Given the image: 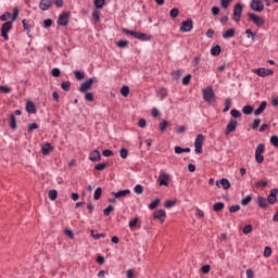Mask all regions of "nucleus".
I'll return each instance as SVG.
<instances>
[{
  "mask_svg": "<svg viewBox=\"0 0 278 278\" xmlns=\"http://www.w3.org/2000/svg\"><path fill=\"white\" fill-rule=\"evenodd\" d=\"M122 31H123V34H126L127 36H132V38H136L137 40H142V41L151 40V35H147L144 33L129 30L127 28H123Z\"/></svg>",
  "mask_w": 278,
  "mask_h": 278,
  "instance_id": "1",
  "label": "nucleus"
},
{
  "mask_svg": "<svg viewBox=\"0 0 278 278\" xmlns=\"http://www.w3.org/2000/svg\"><path fill=\"white\" fill-rule=\"evenodd\" d=\"M203 99L206 103H214V98L216 94L214 93V89L212 87H206L202 90Z\"/></svg>",
  "mask_w": 278,
  "mask_h": 278,
  "instance_id": "2",
  "label": "nucleus"
},
{
  "mask_svg": "<svg viewBox=\"0 0 278 278\" xmlns=\"http://www.w3.org/2000/svg\"><path fill=\"white\" fill-rule=\"evenodd\" d=\"M14 24H12V22L8 21L4 22L0 28L1 31V36L3 38V40H10V36L8 34H10V31L12 30V26Z\"/></svg>",
  "mask_w": 278,
  "mask_h": 278,
  "instance_id": "3",
  "label": "nucleus"
},
{
  "mask_svg": "<svg viewBox=\"0 0 278 278\" xmlns=\"http://www.w3.org/2000/svg\"><path fill=\"white\" fill-rule=\"evenodd\" d=\"M70 18H71V12L64 11L59 15L56 23L60 27H66V25H68Z\"/></svg>",
  "mask_w": 278,
  "mask_h": 278,
  "instance_id": "4",
  "label": "nucleus"
},
{
  "mask_svg": "<svg viewBox=\"0 0 278 278\" xmlns=\"http://www.w3.org/2000/svg\"><path fill=\"white\" fill-rule=\"evenodd\" d=\"M203 142H205V136L199 134L194 141L195 153H203Z\"/></svg>",
  "mask_w": 278,
  "mask_h": 278,
  "instance_id": "5",
  "label": "nucleus"
},
{
  "mask_svg": "<svg viewBox=\"0 0 278 278\" xmlns=\"http://www.w3.org/2000/svg\"><path fill=\"white\" fill-rule=\"evenodd\" d=\"M93 84H97V78L87 79L79 86L78 88L79 92H88V90L92 89Z\"/></svg>",
  "mask_w": 278,
  "mask_h": 278,
  "instance_id": "6",
  "label": "nucleus"
},
{
  "mask_svg": "<svg viewBox=\"0 0 278 278\" xmlns=\"http://www.w3.org/2000/svg\"><path fill=\"white\" fill-rule=\"evenodd\" d=\"M249 21L254 23L256 27H264V24L266 23L264 18H262L260 15L255 13H248Z\"/></svg>",
  "mask_w": 278,
  "mask_h": 278,
  "instance_id": "7",
  "label": "nucleus"
},
{
  "mask_svg": "<svg viewBox=\"0 0 278 278\" xmlns=\"http://www.w3.org/2000/svg\"><path fill=\"white\" fill-rule=\"evenodd\" d=\"M242 10H244L242 4L240 3L235 4L233 13H232V18L235 23H240V18H242Z\"/></svg>",
  "mask_w": 278,
  "mask_h": 278,
  "instance_id": "8",
  "label": "nucleus"
},
{
  "mask_svg": "<svg viewBox=\"0 0 278 278\" xmlns=\"http://www.w3.org/2000/svg\"><path fill=\"white\" fill-rule=\"evenodd\" d=\"M250 8L253 12H264V2L262 0H252Z\"/></svg>",
  "mask_w": 278,
  "mask_h": 278,
  "instance_id": "9",
  "label": "nucleus"
},
{
  "mask_svg": "<svg viewBox=\"0 0 278 278\" xmlns=\"http://www.w3.org/2000/svg\"><path fill=\"white\" fill-rule=\"evenodd\" d=\"M253 73H255V75H258V77H269L270 75H274L275 72L273 70H266L264 67H261L253 70Z\"/></svg>",
  "mask_w": 278,
  "mask_h": 278,
  "instance_id": "10",
  "label": "nucleus"
},
{
  "mask_svg": "<svg viewBox=\"0 0 278 278\" xmlns=\"http://www.w3.org/2000/svg\"><path fill=\"white\" fill-rule=\"evenodd\" d=\"M193 27H194V22H192V20H187L180 24V31H185V33L192 31Z\"/></svg>",
  "mask_w": 278,
  "mask_h": 278,
  "instance_id": "11",
  "label": "nucleus"
},
{
  "mask_svg": "<svg viewBox=\"0 0 278 278\" xmlns=\"http://www.w3.org/2000/svg\"><path fill=\"white\" fill-rule=\"evenodd\" d=\"M237 127H238V121L230 119L227 124L225 136H229V134H232V131H235Z\"/></svg>",
  "mask_w": 278,
  "mask_h": 278,
  "instance_id": "12",
  "label": "nucleus"
},
{
  "mask_svg": "<svg viewBox=\"0 0 278 278\" xmlns=\"http://www.w3.org/2000/svg\"><path fill=\"white\" fill-rule=\"evenodd\" d=\"M215 186H217V188H220L222 186L224 190H229V188H231V182H229V179L227 178H222L215 182Z\"/></svg>",
  "mask_w": 278,
  "mask_h": 278,
  "instance_id": "13",
  "label": "nucleus"
},
{
  "mask_svg": "<svg viewBox=\"0 0 278 278\" xmlns=\"http://www.w3.org/2000/svg\"><path fill=\"white\" fill-rule=\"evenodd\" d=\"M153 218H155L156 220H160V223L163 224L164 220H166V211L164 210L155 211L153 213Z\"/></svg>",
  "mask_w": 278,
  "mask_h": 278,
  "instance_id": "14",
  "label": "nucleus"
},
{
  "mask_svg": "<svg viewBox=\"0 0 278 278\" xmlns=\"http://www.w3.org/2000/svg\"><path fill=\"white\" fill-rule=\"evenodd\" d=\"M277 192L278 189H271L269 195L267 197V202L269 203V205H275V203H277Z\"/></svg>",
  "mask_w": 278,
  "mask_h": 278,
  "instance_id": "15",
  "label": "nucleus"
},
{
  "mask_svg": "<svg viewBox=\"0 0 278 278\" xmlns=\"http://www.w3.org/2000/svg\"><path fill=\"white\" fill-rule=\"evenodd\" d=\"M114 199H123L125 197H128V194H131V190L125 189L117 192H112Z\"/></svg>",
  "mask_w": 278,
  "mask_h": 278,
  "instance_id": "16",
  "label": "nucleus"
},
{
  "mask_svg": "<svg viewBox=\"0 0 278 278\" xmlns=\"http://www.w3.org/2000/svg\"><path fill=\"white\" fill-rule=\"evenodd\" d=\"M90 162H101V152L99 150H93L89 154Z\"/></svg>",
  "mask_w": 278,
  "mask_h": 278,
  "instance_id": "17",
  "label": "nucleus"
},
{
  "mask_svg": "<svg viewBox=\"0 0 278 278\" xmlns=\"http://www.w3.org/2000/svg\"><path fill=\"white\" fill-rule=\"evenodd\" d=\"M168 174L161 173L159 176V186H168Z\"/></svg>",
  "mask_w": 278,
  "mask_h": 278,
  "instance_id": "18",
  "label": "nucleus"
},
{
  "mask_svg": "<svg viewBox=\"0 0 278 278\" xmlns=\"http://www.w3.org/2000/svg\"><path fill=\"white\" fill-rule=\"evenodd\" d=\"M51 3H53V0H41L39 2V8L45 12L51 8Z\"/></svg>",
  "mask_w": 278,
  "mask_h": 278,
  "instance_id": "19",
  "label": "nucleus"
},
{
  "mask_svg": "<svg viewBox=\"0 0 278 278\" xmlns=\"http://www.w3.org/2000/svg\"><path fill=\"white\" fill-rule=\"evenodd\" d=\"M53 146L51 143L47 142L41 147V153L42 155H49L53 151Z\"/></svg>",
  "mask_w": 278,
  "mask_h": 278,
  "instance_id": "20",
  "label": "nucleus"
},
{
  "mask_svg": "<svg viewBox=\"0 0 278 278\" xmlns=\"http://www.w3.org/2000/svg\"><path fill=\"white\" fill-rule=\"evenodd\" d=\"M236 36V28H229L223 33V38L227 40L228 38H233Z\"/></svg>",
  "mask_w": 278,
  "mask_h": 278,
  "instance_id": "21",
  "label": "nucleus"
},
{
  "mask_svg": "<svg viewBox=\"0 0 278 278\" xmlns=\"http://www.w3.org/2000/svg\"><path fill=\"white\" fill-rule=\"evenodd\" d=\"M26 112L28 114H36V104L31 101L26 102Z\"/></svg>",
  "mask_w": 278,
  "mask_h": 278,
  "instance_id": "22",
  "label": "nucleus"
},
{
  "mask_svg": "<svg viewBox=\"0 0 278 278\" xmlns=\"http://www.w3.org/2000/svg\"><path fill=\"white\" fill-rule=\"evenodd\" d=\"M266 105H268L266 101L261 102L260 106L254 111L255 116L263 114L264 110H266Z\"/></svg>",
  "mask_w": 278,
  "mask_h": 278,
  "instance_id": "23",
  "label": "nucleus"
},
{
  "mask_svg": "<svg viewBox=\"0 0 278 278\" xmlns=\"http://www.w3.org/2000/svg\"><path fill=\"white\" fill-rule=\"evenodd\" d=\"M257 205L264 210V208L268 207V200H266V198H264V197H258Z\"/></svg>",
  "mask_w": 278,
  "mask_h": 278,
  "instance_id": "24",
  "label": "nucleus"
},
{
  "mask_svg": "<svg viewBox=\"0 0 278 278\" xmlns=\"http://www.w3.org/2000/svg\"><path fill=\"white\" fill-rule=\"evenodd\" d=\"M170 124L168 123V121L163 119L161 121V123L159 124V129L162 134H164V131H166V128L169 126Z\"/></svg>",
  "mask_w": 278,
  "mask_h": 278,
  "instance_id": "25",
  "label": "nucleus"
},
{
  "mask_svg": "<svg viewBox=\"0 0 278 278\" xmlns=\"http://www.w3.org/2000/svg\"><path fill=\"white\" fill-rule=\"evenodd\" d=\"M18 8L17 7H15L14 9H13V13L11 14V21H9V23H12V24H14V22L16 21V18H18Z\"/></svg>",
  "mask_w": 278,
  "mask_h": 278,
  "instance_id": "26",
  "label": "nucleus"
},
{
  "mask_svg": "<svg viewBox=\"0 0 278 278\" xmlns=\"http://www.w3.org/2000/svg\"><path fill=\"white\" fill-rule=\"evenodd\" d=\"M9 118H10V128L11 129H16V116H14V114H10V116H9Z\"/></svg>",
  "mask_w": 278,
  "mask_h": 278,
  "instance_id": "27",
  "label": "nucleus"
},
{
  "mask_svg": "<svg viewBox=\"0 0 278 278\" xmlns=\"http://www.w3.org/2000/svg\"><path fill=\"white\" fill-rule=\"evenodd\" d=\"M220 51H223V49L219 45H216L211 49V55H220Z\"/></svg>",
  "mask_w": 278,
  "mask_h": 278,
  "instance_id": "28",
  "label": "nucleus"
},
{
  "mask_svg": "<svg viewBox=\"0 0 278 278\" xmlns=\"http://www.w3.org/2000/svg\"><path fill=\"white\" fill-rule=\"evenodd\" d=\"M101 194H103V189H101V187H98L93 193L94 201H99V199H101Z\"/></svg>",
  "mask_w": 278,
  "mask_h": 278,
  "instance_id": "29",
  "label": "nucleus"
},
{
  "mask_svg": "<svg viewBox=\"0 0 278 278\" xmlns=\"http://www.w3.org/2000/svg\"><path fill=\"white\" fill-rule=\"evenodd\" d=\"M213 210L215 212H222V210H225V203L223 202H217L213 205Z\"/></svg>",
  "mask_w": 278,
  "mask_h": 278,
  "instance_id": "30",
  "label": "nucleus"
},
{
  "mask_svg": "<svg viewBox=\"0 0 278 278\" xmlns=\"http://www.w3.org/2000/svg\"><path fill=\"white\" fill-rule=\"evenodd\" d=\"M48 197L50 199V201H55V199H58V190L52 189L48 192Z\"/></svg>",
  "mask_w": 278,
  "mask_h": 278,
  "instance_id": "31",
  "label": "nucleus"
},
{
  "mask_svg": "<svg viewBox=\"0 0 278 278\" xmlns=\"http://www.w3.org/2000/svg\"><path fill=\"white\" fill-rule=\"evenodd\" d=\"M93 5L97 10H101L105 5V0H94Z\"/></svg>",
  "mask_w": 278,
  "mask_h": 278,
  "instance_id": "32",
  "label": "nucleus"
},
{
  "mask_svg": "<svg viewBox=\"0 0 278 278\" xmlns=\"http://www.w3.org/2000/svg\"><path fill=\"white\" fill-rule=\"evenodd\" d=\"M242 112L243 114H245L247 116H249L250 114H253V106L251 105H245L242 108Z\"/></svg>",
  "mask_w": 278,
  "mask_h": 278,
  "instance_id": "33",
  "label": "nucleus"
},
{
  "mask_svg": "<svg viewBox=\"0 0 278 278\" xmlns=\"http://www.w3.org/2000/svg\"><path fill=\"white\" fill-rule=\"evenodd\" d=\"M180 77H181V71L177 70L172 73V79H174V81H179Z\"/></svg>",
  "mask_w": 278,
  "mask_h": 278,
  "instance_id": "34",
  "label": "nucleus"
},
{
  "mask_svg": "<svg viewBox=\"0 0 278 278\" xmlns=\"http://www.w3.org/2000/svg\"><path fill=\"white\" fill-rule=\"evenodd\" d=\"M264 151H266V147L261 143L256 147L255 154L263 155Z\"/></svg>",
  "mask_w": 278,
  "mask_h": 278,
  "instance_id": "35",
  "label": "nucleus"
},
{
  "mask_svg": "<svg viewBox=\"0 0 278 278\" xmlns=\"http://www.w3.org/2000/svg\"><path fill=\"white\" fill-rule=\"evenodd\" d=\"M242 231L245 236H249V233H251L253 231V225H251V224L245 225L243 227Z\"/></svg>",
  "mask_w": 278,
  "mask_h": 278,
  "instance_id": "36",
  "label": "nucleus"
},
{
  "mask_svg": "<svg viewBox=\"0 0 278 278\" xmlns=\"http://www.w3.org/2000/svg\"><path fill=\"white\" fill-rule=\"evenodd\" d=\"M128 155H129V151L127 149L122 148L119 150V156L122 157V160H127Z\"/></svg>",
  "mask_w": 278,
  "mask_h": 278,
  "instance_id": "37",
  "label": "nucleus"
},
{
  "mask_svg": "<svg viewBox=\"0 0 278 278\" xmlns=\"http://www.w3.org/2000/svg\"><path fill=\"white\" fill-rule=\"evenodd\" d=\"M177 204V202L175 200H167L164 203V207H166L167 210H169V207H175V205Z\"/></svg>",
  "mask_w": 278,
  "mask_h": 278,
  "instance_id": "38",
  "label": "nucleus"
},
{
  "mask_svg": "<svg viewBox=\"0 0 278 278\" xmlns=\"http://www.w3.org/2000/svg\"><path fill=\"white\" fill-rule=\"evenodd\" d=\"M61 88H62V90H64L65 92H68V90H71V81H63L62 84H61Z\"/></svg>",
  "mask_w": 278,
  "mask_h": 278,
  "instance_id": "39",
  "label": "nucleus"
},
{
  "mask_svg": "<svg viewBox=\"0 0 278 278\" xmlns=\"http://www.w3.org/2000/svg\"><path fill=\"white\" fill-rule=\"evenodd\" d=\"M160 202H161L160 198H156L153 202L149 204V210H155V207L160 205Z\"/></svg>",
  "mask_w": 278,
  "mask_h": 278,
  "instance_id": "40",
  "label": "nucleus"
},
{
  "mask_svg": "<svg viewBox=\"0 0 278 278\" xmlns=\"http://www.w3.org/2000/svg\"><path fill=\"white\" fill-rule=\"evenodd\" d=\"M230 109H231V98H227L225 101V108L223 112H229Z\"/></svg>",
  "mask_w": 278,
  "mask_h": 278,
  "instance_id": "41",
  "label": "nucleus"
},
{
  "mask_svg": "<svg viewBox=\"0 0 278 278\" xmlns=\"http://www.w3.org/2000/svg\"><path fill=\"white\" fill-rule=\"evenodd\" d=\"M92 18H93L94 23H99V21H101V13H99V11L94 10L92 13Z\"/></svg>",
  "mask_w": 278,
  "mask_h": 278,
  "instance_id": "42",
  "label": "nucleus"
},
{
  "mask_svg": "<svg viewBox=\"0 0 278 278\" xmlns=\"http://www.w3.org/2000/svg\"><path fill=\"white\" fill-rule=\"evenodd\" d=\"M230 115L232 116V118H240L242 116V113H240V111L232 109L230 111Z\"/></svg>",
  "mask_w": 278,
  "mask_h": 278,
  "instance_id": "43",
  "label": "nucleus"
},
{
  "mask_svg": "<svg viewBox=\"0 0 278 278\" xmlns=\"http://www.w3.org/2000/svg\"><path fill=\"white\" fill-rule=\"evenodd\" d=\"M169 16H170L172 18H177V16H179V9H177V8L172 9V10L169 11Z\"/></svg>",
  "mask_w": 278,
  "mask_h": 278,
  "instance_id": "44",
  "label": "nucleus"
},
{
  "mask_svg": "<svg viewBox=\"0 0 278 278\" xmlns=\"http://www.w3.org/2000/svg\"><path fill=\"white\" fill-rule=\"evenodd\" d=\"M262 123V119L255 118L253 123L250 125L251 129H257L260 127V124Z\"/></svg>",
  "mask_w": 278,
  "mask_h": 278,
  "instance_id": "45",
  "label": "nucleus"
},
{
  "mask_svg": "<svg viewBox=\"0 0 278 278\" xmlns=\"http://www.w3.org/2000/svg\"><path fill=\"white\" fill-rule=\"evenodd\" d=\"M74 75H75V78L78 80V81H81V79H84V77H86V75L84 73H81L80 71H75L74 72Z\"/></svg>",
  "mask_w": 278,
  "mask_h": 278,
  "instance_id": "46",
  "label": "nucleus"
},
{
  "mask_svg": "<svg viewBox=\"0 0 278 278\" xmlns=\"http://www.w3.org/2000/svg\"><path fill=\"white\" fill-rule=\"evenodd\" d=\"M12 13L10 12H4L1 16H0V21H2L3 23H5V21H8L9 18H11Z\"/></svg>",
  "mask_w": 278,
  "mask_h": 278,
  "instance_id": "47",
  "label": "nucleus"
},
{
  "mask_svg": "<svg viewBox=\"0 0 278 278\" xmlns=\"http://www.w3.org/2000/svg\"><path fill=\"white\" fill-rule=\"evenodd\" d=\"M117 47H119V49H125V47L129 46V41L127 40H119L116 42Z\"/></svg>",
  "mask_w": 278,
  "mask_h": 278,
  "instance_id": "48",
  "label": "nucleus"
},
{
  "mask_svg": "<svg viewBox=\"0 0 278 278\" xmlns=\"http://www.w3.org/2000/svg\"><path fill=\"white\" fill-rule=\"evenodd\" d=\"M263 255L264 257H270V255H273V249H270V247H265Z\"/></svg>",
  "mask_w": 278,
  "mask_h": 278,
  "instance_id": "49",
  "label": "nucleus"
},
{
  "mask_svg": "<svg viewBox=\"0 0 278 278\" xmlns=\"http://www.w3.org/2000/svg\"><path fill=\"white\" fill-rule=\"evenodd\" d=\"M121 94L122 97H129V88L127 86H123L121 88Z\"/></svg>",
  "mask_w": 278,
  "mask_h": 278,
  "instance_id": "50",
  "label": "nucleus"
},
{
  "mask_svg": "<svg viewBox=\"0 0 278 278\" xmlns=\"http://www.w3.org/2000/svg\"><path fill=\"white\" fill-rule=\"evenodd\" d=\"M134 191H135L136 194H142V192H144V188L142 187V185H137L134 188Z\"/></svg>",
  "mask_w": 278,
  "mask_h": 278,
  "instance_id": "51",
  "label": "nucleus"
},
{
  "mask_svg": "<svg viewBox=\"0 0 278 278\" xmlns=\"http://www.w3.org/2000/svg\"><path fill=\"white\" fill-rule=\"evenodd\" d=\"M113 211H114V206L109 205L106 208L103 210V214L104 216H110V214H112Z\"/></svg>",
  "mask_w": 278,
  "mask_h": 278,
  "instance_id": "52",
  "label": "nucleus"
},
{
  "mask_svg": "<svg viewBox=\"0 0 278 278\" xmlns=\"http://www.w3.org/2000/svg\"><path fill=\"white\" fill-rule=\"evenodd\" d=\"M105 168H108L106 163H100V164L94 166V170H105Z\"/></svg>",
  "mask_w": 278,
  "mask_h": 278,
  "instance_id": "53",
  "label": "nucleus"
},
{
  "mask_svg": "<svg viewBox=\"0 0 278 278\" xmlns=\"http://www.w3.org/2000/svg\"><path fill=\"white\" fill-rule=\"evenodd\" d=\"M192 79V75L188 74L182 78V86H188L190 84V80Z\"/></svg>",
  "mask_w": 278,
  "mask_h": 278,
  "instance_id": "54",
  "label": "nucleus"
},
{
  "mask_svg": "<svg viewBox=\"0 0 278 278\" xmlns=\"http://www.w3.org/2000/svg\"><path fill=\"white\" fill-rule=\"evenodd\" d=\"M0 92H3L4 94H10V92H12V89L8 86H0Z\"/></svg>",
  "mask_w": 278,
  "mask_h": 278,
  "instance_id": "55",
  "label": "nucleus"
},
{
  "mask_svg": "<svg viewBox=\"0 0 278 278\" xmlns=\"http://www.w3.org/2000/svg\"><path fill=\"white\" fill-rule=\"evenodd\" d=\"M85 99H86V101L92 102V101H94V94H92V92H86Z\"/></svg>",
  "mask_w": 278,
  "mask_h": 278,
  "instance_id": "56",
  "label": "nucleus"
},
{
  "mask_svg": "<svg viewBox=\"0 0 278 278\" xmlns=\"http://www.w3.org/2000/svg\"><path fill=\"white\" fill-rule=\"evenodd\" d=\"M230 214H236V212H240V205H232L229 207Z\"/></svg>",
  "mask_w": 278,
  "mask_h": 278,
  "instance_id": "57",
  "label": "nucleus"
},
{
  "mask_svg": "<svg viewBox=\"0 0 278 278\" xmlns=\"http://www.w3.org/2000/svg\"><path fill=\"white\" fill-rule=\"evenodd\" d=\"M51 75H52V77H60V75H61L60 68H58V67L52 68Z\"/></svg>",
  "mask_w": 278,
  "mask_h": 278,
  "instance_id": "58",
  "label": "nucleus"
},
{
  "mask_svg": "<svg viewBox=\"0 0 278 278\" xmlns=\"http://www.w3.org/2000/svg\"><path fill=\"white\" fill-rule=\"evenodd\" d=\"M187 130L188 128L186 126H178L176 128V134H186Z\"/></svg>",
  "mask_w": 278,
  "mask_h": 278,
  "instance_id": "59",
  "label": "nucleus"
},
{
  "mask_svg": "<svg viewBox=\"0 0 278 278\" xmlns=\"http://www.w3.org/2000/svg\"><path fill=\"white\" fill-rule=\"evenodd\" d=\"M251 203V195H248L241 200V205H249Z\"/></svg>",
  "mask_w": 278,
  "mask_h": 278,
  "instance_id": "60",
  "label": "nucleus"
},
{
  "mask_svg": "<svg viewBox=\"0 0 278 278\" xmlns=\"http://www.w3.org/2000/svg\"><path fill=\"white\" fill-rule=\"evenodd\" d=\"M245 34H247L248 38H252V40H255V33H253V30L247 29Z\"/></svg>",
  "mask_w": 278,
  "mask_h": 278,
  "instance_id": "61",
  "label": "nucleus"
},
{
  "mask_svg": "<svg viewBox=\"0 0 278 278\" xmlns=\"http://www.w3.org/2000/svg\"><path fill=\"white\" fill-rule=\"evenodd\" d=\"M138 126L141 127V129H144V127H147V119L140 118L138 122Z\"/></svg>",
  "mask_w": 278,
  "mask_h": 278,
  "instance_id": "62",
  "label": "nucleus"
},
{
  "mask_svg": "<svg viewBox=\"0 0 278 278\" xmlns=\"http://www.w3.org/2000/svg\"><path fill=\"white\" fill-rule=\"evenodd\" d=\"M255 161L257 162V164H262L264 162V155L255 154Z\"/></svg>",
  "mask_w": 278,
  "mask_h": 278,
  "instance_id": "63",
  "label": "nucleus"
},
{
  "mask_svg": "<svg viewBox=\"0 0 278 278\" xmlns=\"http://www.w3.org/2000/svg\"><path fill=\"white\" fill-rule=\"evenodd\" d=\"M270 142L276 147L278 148V137L277 136H271L270 137Z\"/></svg>",
  "mask_w": 278,
  "mask_h": 278,
  "instance_id": "64",
  "label": "nucleus"
}]
</instances>
